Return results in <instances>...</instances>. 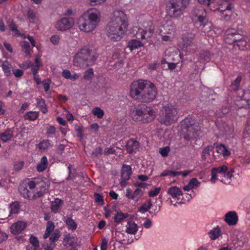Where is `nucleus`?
I'll return each instance as SVG.
<instances>
[{
    "label": "nucleus",
    "mask_w": 250,
    "mask_h": 250,
    "mask_svg": "<svg viewBox=\"0 0 250 250\" xmlns=\"http://www.w3.org/2000/svg\"><path fill=\"white\" fill-rule=\"evenodd\" d=\"M126 17L124 12L116 10L113 12V16L106 27V34L113 41H119L124 35L127 26Z\"/></svg>",
    "instance_id": "obj_1"
},
{
    "label": "nucleus",
    "mask_w": 250,
    "mask_h": 250,
    "mask_svg": "<svg viewBox=\"0 0 250 250\" xmlns=\"http://www.w3.org/2000/svg\"><path fill=\"white\" fill-rule=\"evenodd\" d=\"M100 11L95 8H91L84 12L78 21L80 30L85 32H90L97 26L101 20Z\"/></svg>",
    "instance_id": "obj_2"
},
{
    "label": "nucleus",
    "mask_w": 250,
    "mask_h": 250,
    "mask_svg": "<svg viewBox=\"0 0 250 250\" xmlns=\"http://www.w3.org/2000/svg\"><path fill=\"white\" fill-rule=\"evenodd\" d=\"M99 57L95 49L89 46H84L80 49L73 59L74 66L81 68H85L93 65Z\"/></svg>",
    "instance_id": "obj_3"
},
{
    "label": "nucleus",
    "mask_w": 250,
    "mask_h": 250,
    "mask_svg": "<svg viewBox=\"0 0 250 250\" xmlns=\"http://www.w3.org/2000/svg\"><path fill=\"white\" fill-rule=\"evenodd\" d=\"M155 112L150 107L145 104L139 105L132 112V119L135 122L142 124L147 123L153 120L155 118Z\"/></svg>",
    "instance_id": "obj_4"
},
{
    "label": "nucleus",
    "mask_w": 250,
    "mask_h": 250,
    "mask_svg": "<svg viewBox=\"0 0 250 250\" xmlns=\"http://www.w3.org/2000/svg\"><path fill=\"white\" fill-rule=\"evenodd\" d=\"M189 0H170L167 3L166 12L170 17L177 18L183 14V11L189 4Z\"/></svg>",
    "instance_id": "obj_5"
},
{
    "label": "nucleus",
    "mask_w": 250,
    "mask_h": 250,
    "mask_svg": "<svg viewBox=\"0 0 250 250\" xmlns=\"http://www.w3.org/2000/svg\"><path fill=\"white\" fill-rule=\"evenodd\" d=\"M164 113L160 122L166 125L174 123L179 116V109L175 105L168 104L164 107Z\"/></svg>",
    "instance_id": "obj_6"
},
{
    "label": "nucleus",
    "mask_w": 250,
    "mask_h": 250,
    "mask_svg": "<svg viewBox=\"0 0 250 250\" xmlns=\"http://www.w3.org/2000/svg\"><path fill=\"white\" fill-rule=\"evenodd\" d=\"M148 82V81L144 80H139L132 82L130 85L129 91L130 97L134 100L140 102L145 94Z\"/></svg>",
    "instance_id": "obj_7"
},
{
    "label": "nucleus",
    "mask_w": 250,
    "mask_h": 250,
    "mask_svg": "<svg viewBox=\"0 0 250 250\" xmlns=\"http://www.w3.org/2000/svg\"><path fill=\"white\" fill-rule=\"evenodd\" d=\"M157 90L155 85L148 81L147 87L146 88L145 94L140 100L141 103H150L152 102L156 97Z\"/></svg>",
    "instance_id": "obj_8"
},
{
    "label": "nucleus",
    "mask_w": 250,
    "mask_h": 250,
    "mask_svg": "<svg viewBox=\"0 0 250 250\" xmlns=\"http://www.w3.org/2000/svg\"><path fill=\"white\" fill-rule=\"evenodd\" d=\"M194 37L192 35H185L183 38V42L180 47L183 51L186 53L194 52L196 49V44L193 42Z\"/></svg>",
    "instance_id": "obj_9"
},
{
    "label": "nucleus",
    "mask_w": 250,
    "mask_h": 250,
    "mask_svg": "<svg viewBox=\"0 0 250 250\" xmlns=\"http://www.w3.org/2000/svg\"><path fill=\"white\" fill-rule=\"evenodd\" d=\"M233 172V168H229L226 165L220 167V181L225 184H230Z\"/></svg>",
    "instance_id": "obj_10"
},
{
    "label": "nucleus",
    "mask_w": 250,
    "mask_h": 250,
    "mask_svg": "<svg viewBox=\"0 0 250 250\" xmlns=\"http://www.w3.org/2000/svg\"><path fill=\"white\" fill-rule=\"evenodd\" d=\"M154 29V27L152 23L149 21L148 22L147 26L145 27L144 29H139L136 35V37L142 40L149 38L152 36Z\"/></svg>",
    "instance_id": "obj_11"
},
{
    "label": "nucleus",
    "mask_w": 250,
    "mask_h": 250,
    "mask_svg": "<svg viewBox=\"0 0 250 250\" xmlns=\"http://www.w3.org/2000/svg\"><path fill=\"white\" fill-rule=\"evenodd\" d=\"M116 208L115 206H113L111 209H109L108 206H105L104 208L105 217L108 218L112 215H114L113 219H125L129 217V214L127 213H123L121 211H117Z\"/></svg>",
    "instance_id": "obj_12"
},
{
    "label": "nucleus",
    "mask_w": 250,
    "mask_h": 250,
    "mask_svg": "<svg viewBox=\"0 0 250 250\" xmlns=\"http://www.w3.org/2000/svg\"><path fill=\"white\" fill-rule=\"evenodd\" d=\"M73 24L74 19L72 18H64L57 22L55 27L58 30L63 31L71 28Z\"/></svg>",
    "instance_id": "obj_13"
},
{
    "label": "nucleus",
    "mask_w": 250,
    "mask_h": 250,
    "mask_svg": "<svg viewBox=\"0 0 250 250\" xmlns=\"http://www.w3.org/2000/svg\"><path fill=\"white\" fill-rule=\"evenodd\" d=\"M192 14L194 16V20L200 23V25H206V12L202 7H197L192 10Z\"/></svg>",
    "instance_id": "obj_14"
},
{
    "label": "nucleus",
    "mask_w": 250,
    "mask_h": 250,
    "mask_svg": "<svg viewBox=\"0 0 250 250\" xmlns=\"http://www.w3.org/2000/svg\"><path fill=\"white\" fill-rule=\"evenodd\" d=\"M239 31L235 29H229L226 33L225 36V41L229 44H234L236 46L237 40L239 39Z\"/></svg>",
    "instance_id": "obj_15"
},
{
    "label": "nucleus",
    "mask_w": 250,
    "mask_h": 250,
    "mask_svg": "<svg viewBox=\"0 0 250 250\" xmlns=\"http://www.w3.org/2000/svg\"><path fill=\"white\" fill-rule=\"evenodd\" d=\"M26 184L30 189H33L35 188H43L46 185L44 181L41 178H34L31 180L29 179L25 180L23 182Z\"/></svg>",
    "instance_id": "obj_16"
},
{
    "label": "nucleus",
    "mask_w": 250,
    "mask_h": 250,
    "mask_svg": "<svg viewBox=\"0 0 250 250\" xmlns=\"http://www.w3.org/2000/svg\"><path fill=\"white\" fill-rule=\"evenodd\" d=\"M185 129L186 130L187 132L184 134V138L188 141H190L195 138L200 131V128L198 125L188 126Z\"/></svg>",
    "instance_id": "obj_17"
},
{
    "label": "nucleus",
    "mask_w": 250,
    "mask_h": 250,
    "mask_svg": "<svg viewBox=\"0 0 250 250\" xmlns=\"http://www.w3.org/2000/svg\"><path fill=\"white\" fill-rule=\"evenodd\" d=\"M237 100L235 103L238 108L246 107L248 105V102L245 98V90L243 89L239 88L236 92Z\"/></svg>",
    "instance_id": "obj_18"
},
{
    "label": "nucleus",
    "mask_w": 250,
    "mask_h": 250,
    "mask_svg": "<svg viewBox=\"0 0 250 250\" xmlns=\"http://www.w3.org/2000/svg\"><path fill=\"white\" fill-rule=\"evenodd\" d=\"M26 226V224L24 222L18 221L11 226V232L14 234L20 233L25 228Z\"/></svg>",
    "instance_id": "obj_19"
},
{
    "label": "nucleus",
    "mask_w": 250,
    "mask_h": 250,
    "mask_svg": "<svg viewBox=\"0 0 250 250\" xmlns=\"http://www.w3.org/2000/svg\"><path fill=\"white\" fill-rule=\"evenodd\" d=\"M132 174L131 167L130 166L124 165L121 170V177L122 181L121 182V185H123V182H125L130 179Z\"/></svg>",
    "instance_id": "obj_20"
},
{
    "label": "nucleus",
    "mask_w": 250,
    "mask_h": 250,
    "mask_svg": "<svg viewBox=\"0 0 250 250\" xmlns=\"http://www.w3.org/2000/svg\"><path fill=\"white\" fill-rule=\"evenodd\" d=\"M126 148L127 152L130 154L135 153L139 148V144L136 140L130 139L127 142Z\"/></svg>",
    "instance_id": "obj_21"
},
{
    "label": "nucleus",
    "mask_w": 250,
    "mask_h": 250,
    "mask_svg": "<svg viewBox=\"0 0 250 250\" xmlns=\"http://www.w3.org/2000/svg\"><path fill=\"white\" fill-rule=\"evenodd\" d=\"M19 190L21 194L26 199H31L32 195L31 193L27 189L26 184L25 183H21L19 187Z\"/></svg>",
    "instance_id": "obj_22"
},
{
    "label": "nucleus",
    "mask_w": 250,
    "mask_h": 250,
    "mask_svg": "<svg viewBox=\"0 0 250 250\" xmlns=\"http://www.w3.org/2000/svg\"><path fill=\"white\" fill-rule=\"evenodd\" d=\"M231 7L230 5H229L227 6L225 10H223V6H220V16L225 20H229L232 14Z\"/></svg>",
    "instance_id": "obj_23"
},
{
    "label": "nucleus",
    "mask_w": 250,
    "mask_h": 250,
    "mask_svg": "<svg viewBox=\"0 0 250 250\" xmlns=\"http://www.w3.org/2000/svg\"><path fill=\"white\" fill-rule=\"evenodd\" d=\"M239 40H237L236 45L240 50L248 49L250 48V44L247 42V41L244 39L242 36L239 34Z\"/></svg>",
    "instance_id": "obj_24"
},
{
    "label": "nucleus",
    "mask_w": 250,
    "mask_h": 250,
    "mask_svg": "<svg viewBox=\"0 0 250 250\" xmlns=\"http://www.w3.org/2000/svg\"><path fill=\"white\" fill-rule=\"evenodd\" d=\"M2 69L5 76L8 77L12 75L13 67L11 63L7 60H5V63L3 64Z\"/></svg>",
    "instance_id": "obj_25"
},
{
    "label": "nucleus",
    "mask_w": 250,
    "mask_h": 250,
    "mask_svg": "<svg viewBox=\"0 0 250 250\" xmlns=\"http://www.w3.org/2000/svg\"><path fill=\"white\" fill-rule=\"evenodd\" d=\"M13 137V132L11 128H7L3 132L0 134V138L3 142L10 140Z\"/></svg>",
    "instance_id": "obj_26"
},
{
    "label": "nucleus",
    "mask_w": 250,
    "mask_h": 250,
    "mask_svg": "<svg viewBox=\"0 0 250 250\" xmlns=\"http://www.w3.org/2000/svg\"><path fill=\"white\" fill-rule=\"evenodd\" d=\"M48 164V160L46 156H43L40 163L37 166V170L38 172H42L47 167Z\"/></svg>",
    "instance_id": "obj_27"
},
{
    "label": "nucleus",
    "mask_w": 250,
    "mask_h": 250,
    "mask_svg": "<svg viewBox=\"0 0 250 250\" xmlns=\"http://www.w3.org/2000/svg\"><path fill=\"white\" fill-rule=\"evenodd\" d=\"M137 225L133 220H129L126 226V232L129 234H135L137 231Z\"/></svg>",
    "instance_id": "obj_28"
},
{
    "label": "nucleus",
    "mask_w": 250,
    "mask_h": 250,
    "mask_svg": "<svg viewBox=\"0 0 250 250\" xmlns=\"http://www.w3.org/2000/svg\"><path fill=\"white\" fill-rule=\"evenodd\" d=\"M168 193L173 198H178L183 194L182 190L176 186L170 187L168 190Z\"/></svg>",
    "instance_id": "obj_29"
},
{
    "label": "nucleus",
    "mask_w": 250,
    "mask_h": 250,
    "mask_svg": "<svg viewBox=\"0 0 250 250\" xmlns=\"http://www.w3.org/2000/svg\"><path fill=\"white\" fill-rule=\"evenodd\" d=\"M143 43L140 41L136 39H133L128 42L127 47L129 48L131 51H132L143 46Z\"/></svg>",
    "instance_id": "obj_30"
},
{
    "label": "nucleus",
    "mask_w": 250,
    "mask_h": 250,
    "mask_svg": "<svg viewBox=\"0 0 250 250\" xmlns=\"http://www.w3.org/2000/svg\"><path fill=\"white\" fill-rule=\"evenodd\" d=\"M37 106L43 113H46L48 110L45 101L41 98H37Z\"/></svg>",
    "instance_id": "obj_31"
},
{
    "label": "nucleus",
    "mask_w": 250,
    "mask_h": 250,
    "mask_svg": "<svg viewBox=\"0 0 250 250\" xmlns=\"http://www.w3.org/2000/svg\"><path fill=\"white\" fill-rule=\"evenodd\" d=\"M38 146L40 151H44L47 150L51 146V141L44 140L41 142Z\"/></svg>",
    "instance_id": "obj_32"
},
{
    "label": "nucleus",
    "mask_w": 250,
    "mask_h": 250,
    "mask_svg": "<svg viewBox=\"0 0 250 250\" xmlns=\"http://www.w3.org/2000/svg\"><path fill=\"white\" fill-rule=\"evenodd\" d=\"M220 153L225 159L228 158L229 156L231 151L228 146L223 144H220Z\"/></svg>",
    "instance_id": "obj_33"
},
{
    "label": "nucleus",
    "mask_w": 250,
    "mask_h": 250,
    "mask_svg": "<svg viewBox=\"0 0 250 250\" xmlns=\"http://www.w3.org/2000/svg\"><path fill=\"white\" fill-rule=\"evenodd\" d=\"M63 202L60 199L56 198L51 203V208L52 211L56 212L62 205Z\"/></svg>",
    "instance_id": "obj_34"
},
{
    "label": "nucleus",
    "mask_w": 250,
    "mask_h": 250,
    "mask_svg": "<svg viewBox=\"0 0 250 250\" xmlns=\"http://www.w3.org/2000/svg\"><path fill=\"white\" fill-rule=\"evenodd\" d=\"M20 45L21 47L22 51L24 52L26 55H30L31 54V47L30 44L26 41H22L20 42Z\"/></svg>",
    "instance_id": "obj_35"
},
{
    "label": "nucleus",
    "mask_w": 250,
    "mask_h": 250,
    "mask_svg": "<svg viewBox=\"0 0 250 250\" xmlns=\"http://www.w3.org/2000/svg\"><path fill=\"white\" fill-rule=\"evenodd\" d=\"M9 208L10 215L18 213L20 209V203L18 202H13L10 204Z\"/></svg>",
    "instance_id": "obj_36"
},
{
    "label": "nucleus",
    "mask_w": 250,
    "mask_h": 250,
    "mask_svg": "<svg viewBox=\"0 0 250 250\" xmlns=\"http://www.w3.org/2000/svg\"><path fill=\"white\" fill-rule=\"evenodd\" d=\"M39 116V112L38 111H29L27 112L24 116L25 119H28L30 121L36 120Z\"/></svg>",
    "instance_id": "obj_37"
},
{
    "label": "nucleus",
    "mask_w": 250,
    "mask_h": 250,
    "mask_svg": "<svg viewBox=\"0 0 250 250\" xmlns=\"http://www.w3.org/2000/svg\"><path fill=\"white\" fill-rule=\"evenodd\" d=\"M195 125H198L196 123L195 120L190 117L186 118L182 124L183 127L184 129L186 128L188 126H193Z\"/></svg>",
    "instance_id": "obj_38"
},
{
    "label": "nucleus",
    "mask_w": 250,
    "mask_h": 250,
    "mask_svg": "<svg viewBox=\"0 0 250 250\" xmlns=\"http://www.w3.org/2000/svg\"><path fill=\"white\" fill-rule=\"evenodd\" d=\"M242 78L241 76H238L236 78L235 80L232 82V83L230 85V87L232 89L237 92L238 89H239V86L240 85V82L241 81Z\"/></svg>",
    "instance_id": "obj_39"
},
{
    "label": "nucleus",
    "mask_w": 250,
    "mask_h": 250,
    "mask_svg": "<svg viewBox=\"0 0 250 250\" xmlns=\"http://www.w3.org/2000/svg\"><path fill=\"white\" fill-rule=\"evenodd\" d=\"M244 142L248 145H250V126L246 128L243 133Z\"/></svg>",
    "instance_id": "obj_40"
},
{
    "label": "nucleus",
    "mask_w": 250,
    "mask_h": 250,
    "mask_svg": "<svg viewBox=\"0 0 250 250\" xmlns=\"http://www.w3.org/2000/svg\"><path fill=\"white\" fill-rule=\"evenodd\" d=\"M92 112L94 115L96 116L99 119L102 118L104 115V110L98 107H94L92 109Z\"/></svg>",
    "instance_id": "obj_41"
},
{
    "label": "nucleus",
    "mask_w": 250,
    "mask_h": 250,
    "mask_svg": "<svg viewBox=\"0 0 250 250\" xmlns=\"http://www.w3.org/2000/svg\"><path fill=\"white\" fill-rule=\"evenodd\" d=\"M60 236V231L58 229H56L52 235L50 237L49 240L50 242L54 243L58 240Z\"/></svg>",
    "instance_id": "obj_42"
},
{
    "label": "nucleus",
    "mask_w": 250,
    "mask_h": 250,
    "mask_svg": "<svg viewBox=\"0 0 250 250\" xmlns=\"http://www.w3.org/2000/svg\"><path fill=\"white\" fill-rule=\"evenodd\" d=\"M152 206V204L150 200H148L146 203H144L142 206L140 208L139 211L142 212H146L148 210L149 208Z\"/></svg>",
    "instance_id": "obj_43"
},
{
    "label": "nucleus",
    "mask_w": 250,
    "mask_h": 250,
    "mask_svg": "<svg viewBox=\"0 0 250 250\" xmlns=\"http://www.w3.org/2000/svg\"><path fill=\"white\" fill-rule=\"evenodd\" d=\"M209 235L211 239L215 240L219 236V227L217 226L210 230Z\"/></svg>",
    "instance_id": "obj_44"
},
{
    "label": "nucleus",
    "mask_w": 250,
    "mask_h": 250,
    "mask_svg": "<svg viewBox=\"0 0 250 250\" xmlns=\"http://www.w3.org/2000/svg\"><path fill=\"white\" fill-rule=\"evenodd\" d=\"M238 217L236 211H229L225 214L226 219H237Z\"/></svg>",
    "instance_id": "obj_45"
},
{
    "label": "nucleus",
    "mask_w": 250,
    "mask_h": 250,
    "mask_svg": "<svg viewBox=\"0 0 250 250\" xmlns=\"http://www.w3.org/2000/svg\"><path fill=\"white\" fill-rule=\"evenodd\" d=\"M143 191L139 188H136L132 193V199L137 201L142 195Z\"/></svg>",
    "instance_id": "obj_46"
},
{
    "label": "nucleus",
    "mask_w": 250,
    "mask_h": 250,
    "mask_svg": "<svg viewBox=\"0 0 250 250\" xmlns=\"http://www.w3.org/2000/svg\"><path fill=\"white\" fill-rule=\"evenodd\" d=\"M93 69L90 68L85 71L83 78L85 80H89L93 77Z\"/></svg>",
    "instance_id": "obj_47"
},
{
    "label": "nucleus",
    "mask_w": 250,
    "mask_h": 250,
    "mask_svg": "<svg viewBox=\"0 0 250 250\" xmlns=\"http://www.w3.org/2000/svg\"><path fill=\"white\" fill-rule=\"evenodd\" d=\"M219 173V168H213L211 170V182L212 183H214L217 180V175Z\"/></svg>",
    "instance_id": "obj_48"
},
{
    "label": "nucleus",
    "mask_w": 250,
    "mask_h": 250,
    "mask_svg": "<svg viewBox=\"0 0 250 250\" xmlns=\"http://www.w3.org/2000/svg\"><path fill=\"white\" fill-rule=\"evenodd\" d=\"M178 174L179 173L176 172V171L166 170L161 174V176H171L172 177H176L178 176Z\"/></svg>",
    "instance_id": "obj_49"
},
{
    "label": "nucleus",
    "mask_w": 250,
    "mask_h": 250,
    "mask_svg": "<svg viewBox=\"0 0 250 250\" xmlns=\"http://www.w3.org/2000/svg\"><path fill=\"white\" fill-rule=\"evenodd\" d=\"M95 202L99 205H103L104 204L103 196L99 193H95L94 195Z\"/></svg>",
    "instance_id": "obj_50"
},
{
    "label": "nucleus",
    "mask_w": 250,
    "mask_h": 250,
    "mask_svg": "<svg viewBox=\"0 0 250 250\" xmlns=\"http://www.w3.org/2000/svg\"><path fill=\"white\" fill-rule=\"evenodd\" d=\"M29 241L34 248H38L39 247V241L37 237L31 235L30 237Z\"/></svg>",
    "instance_id": "obj_51"
},
{
    "label": "nucleus",
    "mask_w": 250,
    "mask_h": 250,
    "mask_svg": "<svg viewBox=\"0 0 250 250\" xmlns=\"http://www.w3.org/2000/svg\"><path fill=\"white\" fill-rule=\"evenodd\" d=\"M65 222L69 229L75 230L76 229L77 225L74 220H65Z\"/></svg>",
    "instance_id": "obj_52"
},
{
    "label": "nucleus",
    "mask_w": 250,
    "mask_h": 250,
    "mask_svg": "<svg viewBox=\"0 0 250 250\" xmlns=\"http://www.w3.org/2000/svg\"><path fill=\"white\" fill-rule=\"evenodd\" d=\"M42 246L45 250H53L55 247L54 244L51 242L50 244L47 242H44Z\"/></svg>",
    "instance_id": "obj_53"
},
{
    "label": "nucleus",
    "mask_w": 250,
    "mask_h": 250,
    "mask_svg": "<svg viewBox=\"0 0 250 250\" xmlns=\"http://www.w3.org/2000/svg\"><path fill=\"white\" fill-rule=\"evenodd\" d=\"M102 148L100 147H96L92 153V157H98L102 154Z\"/></svg>",
    "instance_id": "obj_54"
},
{
    "label": "nucleus",
    "mask_w": 250,
    "mask_h": 250,
    "mask_svg": "<svg viewBox=\"0 0 250 250\" xmlns=\"http://www.w3.org/2000/svg\"><path fill=\"white\" fill-rule=\"evenodd\" d=\"M211 148V146H207L203 150L202 153V158L203 159L205 160L207 157L209 155V151Z\"/></svg>",
    "instance_id": "obj_55"
},
{
    "label": "nucleus",
    "mask_w": 250,
    "mask_h": 250,
    "mask_svg": "<svg viewBox=\"0 0 250 250\" xmlns=\"http://www.w3.org/2000/svg\"><path fill=\"white\" fill-rule=\"evenodd\" d=\"M45 185L44 186L43 188H39L40 189V190L37 192L36 195L34 194L32 196V198H37V197H40L42 196L46 192V189L45 188Z\"/></svg>",
    "instance_id": "obj_56"
},
{
    "label": "nucleus",
    "mask_w": 250,
    "mask_h": 250,
    "mask_svg": "<svg viewBox=\"0 0 250 250\" xmlns=\"http://www.w3.org/2000/svg\"><path fill=\"white\" fill-rule=\"evenodd\" d=\"M27 15L30 20H35L37 18L36 13L31 9L28 10Z\"/></svg>",
    "instance_id": "obj_57"
},
{
    "label": "nucleus",
    "mask_w": 250,
    "mask_h": 250,
    "mask_svg": "<svg viewBox=\"0 0 250 250\" xmlns=\"http://www.w3.org/2000/svg\"><path fill=\"white\" fill-rule=\"evenodd\" d=\"M169 147L166 146L163 148H160L159 152L163 157H166L168 155V153L169 151Z\"/></svg>",
    "instance_id": "obj_58"
},
{
    "label": "nucleus",
    "mask_w": 250,
    "mask_h": 250,
    "mask_svg": "<svg viewBox=\"0 0 250 250\" xmlns=\"http://www.w3.org/2000/svg\"><path fill=\"white\" fill-rule=\"evenodd\" d=\"M50 42L54 45H57L59 43L60 40L59 36L55 35L52 36L50 39Z\"/></svg>",
    "instance_id": "obj_59"
},
{
    "label": "nucleus",
    "mask_w": 250,
    "mask_h": 250,
    "mask_svg": "<svg viewBox=\"0 0 250 250\" xmlns=\"http://www.w3.org/2000/svg\"><path fill=\"white\" fill-rule=\"evenodd\" d=\"M12 74H14V76L16 78H19L22 76L23 74V71L22 70L19 69H14L12 71Z\"/></svg>",
    "instance_id": "obj_60"
},
{
    "label": "nucleus",
    "mask_w": 250,
    "mask_h": 250,
    "mask_svg": "<svg viewBox=\"0 0 250 250\" xmlns=\"http://www.w3.org/2000/svg\"><path fill=\"white\" fill-rule=\"evenodd\" d=\"M200 183L195 178H192L188 182V184L192 187L193 188L194 187H198Z\"/></svg>",
    "instance_id": "obj_61"
},
{
    "label": "nucleus",
    "mask_w": 250,
    "mask_h": 250,
    "mask_svg": "<svg viewBox=\"0 0 250 250\" xmlns=\"http://www.w3.org/2000/svg\"><path fill=\"white\" fill-rule=\"evenodd\" d=\"M54 229V225L51 221H48L47 224L46 230L47 233H51Z\"/></svg>",
    "instance_id": "obj_62"
},
{
    "label": "nucleus",
    "mask_w": 250,
    "mask_h": 250,
    "mask_svg": "<svg viewBox=\"0 0 250 250\" xmlns=\"http://www.w3.org/2000/svg\"><path fill=\"white\" fill-rule=\"evenodd\" d=\"M24 164V163L23 161L17 162L14 165V169L15 170L19 171L23 168Z\"/></svg>",
    "instance_id": "obj_63"
},
{
    "label": "nucleus",
    "mask_w": 250,
    "mask_h": 250,
    "mask_svg": "<svg viewBox=\"0 0 250 250\" xmlns=\"http://www.w3.org/2000/svg\"><path fill=\"white\" fill-rule=\"evenodd\" d=\"M62 76L65 79H70L71 74L69 70L65 69L62 71Z\"/></svg>",
    "instance_id": "obj_64"
}]
</instances>
